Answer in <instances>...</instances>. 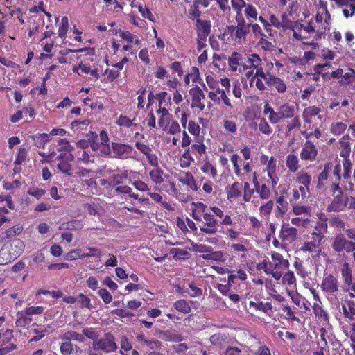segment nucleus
Instances as JSON below:
<instances>
[{
    "instance_id": "nucleus-1",
    "label": "nucleus",
    "mask_w": 355,
    "mask_h": 355,
    "mask_svg": "<svg viewBox=\"0 0 355 355\" xmlns=\"http://www.w3.org/2000/svg\"><path fill=\"white\" fill-rule=\"evenodd\" d=\"M320 287L329 301L332 302L337 300L340 286L336 276L333 274H324Z\"/></svg>"
},
{
    "instance_id": "nucleus-2",
    "label": "nucleus",
    "mask_w": 355,
    "mask_h": 355,
    "mask_svg": "<svg viewBox=\"0 0 355 355\" xmlns=\"http://www.w3.org/2000/svg\"><path fill=\"white\" fill-rule=\"evenodd\" d=\"M117 348L115 338L111 333L105 334L103 338L96 339L92 343V349L105 353L115 352Z\"/></svg>"
},
{
    "instance_id": "nucleus-3",
    "label": "nucleus",
    "mask_w": 355,
    "mask_h": 355,
    "mask_svg": "<svg viewBox=\"0 0 355 355\" xmlns=\"http://www.w3.org/2000/svg\"><path fill=\"white\" fill-rule=\"evenodd\" d=\"M112 151L114 157L120 159H135L137 154L132 145L118 142L112 143Z\"/></svg>"
},
{
    "instance_id": "nucleus-4",
    "label": "nucleus",
    "mask_w": 355,
    "mask_h": 355,
    "mask_svg": "<svg viewBox=\"0 0 355 355\" xmlns=\"http://www.w3.org/2000/svg\"><path fill=\"white\" fill-rule=\"evenodd\" d=\"M230 161L233 165L234 173L241 180L244 179L245 174L250 173L252 170L251 162H242L237 154H233L230 157Z\"/></svg>"
},
{
    "instance_id": "nucleus-5",
    "label": "nucleus",
    "mask_w": 355,
    "mask_h": 355,
    "mask_svg": "<svg viewBox=\"0 0 355 355\" xmlns=\"http://www.w3.org/2000/svg\"><path fill=\"white\" fill-rule=\"evenodd\" d=\"M73 159L74 156L71 153H60L56 157L58 170L67 176H73V169L70 162Z\"/></svg>"
},
{
    "instance_id": "nucleus-6",
    "label": "nucleus",
    "mask_w": 355,
    "mask_h": 355,
    "mask_svg": "<svg viewBox=\"0 0 355 355\" xmlns=\"http://www.w3.org/2000/svg\"><path fill=\"white\" fill-rule=\"evenodd\" d=\"M249 33L248 26L229 25L225 29V34L229 35L232 40L239 43L245 42Z\"/></svg>"
},
{
    "instance_id": "nucleus-7",
    "label": "nucleus",
    "mask_w": 355,
    "mask_h": 355,
    "mask_svg": "<svg viewBox=\"0 0 355 355\" xmlns=\"http://www.w3.org/2000/svg\"><path fill=\"white\" fill-rule=\"evenodd\" d=\"M202 217L205 222L200 228V232L208 235L216 234L220 223L214 215L206 212L202 214Z\"/></svg>"
},
{
    "instance_id": "nucleus-8",
    "label": "nucleus",
    "mask_w": 355,
    "mask_h": 355,
    "mask_svg": "<svg viewBox=\"0 0 355 355\" xmlns=\"http://www.w3.org/2000/svg\"><path fill=\"white\" fill-rule=\"evenodd\" d=\"M279 237L284 245H289L296 241L297 238V230L291 227L288 223H284L281 225Z\"/></svg>"
},
{
    "instance_id": "nucleus-9",
    "label": "nucleus",
    "mask_w": 355,
    "mask_h": 355,
    "mask_svg": "<svg viewBox=\"0 0 355 355\" xmlns=\"http://www.w3.org/2000/svg\"><path fill=\"white\" fill-rule=\"evenodd\" d=\"M331 247L336 252L345 250L349 253L355 250V242L347 241L343 234H340L334 237Z\"/></svg>"
},
{
    "instance_id": "nucleus-10",
    "label": "nucleus",
    "mask_w": 355,
    "mask_h": 355,
    "mask_svg": "<svg viewBox=\"0 0 355 355\" xmlns=\"http://www.w3.org/2000/svg\"><path fill=\"white\" fill-rule=\"evenodd\" d=\"M318 150L314 143L306 140L303 144L300 151V159L304 162H315L317 160Z\"/></svg>"
},
{
    "instance_id": "nucleus-11",
    "label": "nucleus",
    "mask_w": 355,
    "mask_h": 355,
    "mask_svg": "<svg viewBox=\"0 0 355 355\" xmlns=\"http://www.w3.org/2000/svg\"><path fill=\"white\" fill-rule=\"evenodd\" d=\"M189 95L191 97V107L194 109L197 108L199 111L202 112L205 107L204 100L205 99V94L200 87L196 85L189 89Z\"/></svg>"
},
{
    "instance_id": "nucleus-12",
    "label": "nucleus",
    "mask_w": 355,
    "mask_h": 355,
    "mask_svg": "<svg viewBox=\"0 0 355 355\" xmlns=\"http://www.w3.org/2000/svg\"><path fill=\"white\" fill-rule=\"evenodd\" d=\"M15 243V250L13 252L12 255L8 254L6 258L4 256L7 255L6 252L4 251L3 249L0 250V265H6L15 259L17 257H19L24 251L25 245L24 242L19 239H17L14 241Z\"/></svg>"
},
{
    "instance_id": "nucleus-13",
    "label": "nucleus",
    "mask_w": 355,
    "mask_h": 355,
    "mask_svg": "<svg viewBox=\"0 0 355 355\" xmlns=\"http://www.w3.org/2000/svg\"><path fill=\"white\" fill-rule=\"evenodd\" d=\"M348 197L344 194H336L331 203L327 206V211H340L343 210L347 205Z\"/></svg>"
},
{
    "instance_id": "nucleus-14",
    "label": "nucleus",
    "mask_w": 355,
    "mask_h": 355,
    "mask_svg": "<svg viewBox=\"0 0 355 355\" xmlns=\"http://www.w3.org/2000/svg\"><path fill=\"white\" fill-rule=\"evenodd\" d=\"M292 29L293 30V37L298 40L306 38V34L313 33L315 31L311 23H308L306 26L295 23Z\"/></svg>"
},
{
    "instance_id": "nucleus-15",
    "label": "nucleus",
    "mask_w": 355,
    "mask_h": 355,
    "mask_svg": "<svg viewBox=\"0 0 355 355\" xmlns=\"http://www.w3.org/2000/svg\"><path fill=\"white\" fill-rule=\"evenodd\" d=\"M266 84L271 91L275 90L279 94H284L286 91L287 87L285 82L272 74L268 78Z\"/></svg>"
},
{
    "instance_id": "nucleus-16",
    "label": "nucleus",
    "mask_w": 355,
    "mask_h": 355,
    "mask_svg": "<svg viewBox=\"0 0 355 355\" xmlns=\"http://www.w3.org/2000/svg\"><path fill=\"white\" fill-rule=\"evenodd\" d=\"M24 226L19 223L9 227L0 234V243L8 241L12 238L19 236L23 231Z\"/></svg>"
},
{
    "instance_id": "nucleus-17",
    "label": "nucleus",
    "mask_w": 355,
    "mask_h": 355,
    "mask_svg": "<svg viewBox=\"0 0 355 355\" xmlns=\"http://www.w3.org/2000/svg\"><path fill=\"white\" fill-rule=\"evenodd\" d=\"M209 209L212 211L215 218L221 219L218 221L220 225L223 226H227L233 224V220L231 216L228 214H225V211L223 209L216 206H210Z\"/></svg>"
},
{
    "instance_id": "nucleus-18",
    "label": "nucleus",
    "mask_w": 355,
    "mask_h": 355,
    "mask_svg": "<svg viewBox=\"0 0 355 355\" xmlns=\"http://www.w3.org/2000/svg\"><path fill=\"white\" fill-rule=\"evenodd\" d=\"M267 175L270 179L272 187H275L279 181L277 175V162L273 156L270 157V161L266 165Z\"/></svg>"
},
{
    "instance_id": "nucleus-19",
    "label": "nucleus",
    "mask_w": 355,
    "mask_h": 355,
    "mask_svg": "<svg viewBox=\"0 0 355 355\" xmlns=\"http://www.w3.org/2000/svg\"><path fill=\"white\" fill-rule=\"evenodd\" d=\"M244 57L241 53L236 51L232 53L228 58V64L232 71H236L238 69L240 72L242 71V69L239 67H243Z\"/></svg>"
},
{
    "instance_id": "nucleus-20",
    "label": "nucleus",
    "mask_w": 355,
    "mask_h": 355,
    "mask_svg": "<svg viewBox=\"0 0 355 355\" xmlns=\"http://www.w3.org/2000/svg\"><path fill=\"white\" fill-rule=\"evenodd\" d=\"M288 210V203L283 195L276 199L275 214L277 218H283Z\"/></svg>"
},
{
    "instance_id": "nucleus-21",
    "label": "nucleus",
    "mask_w": 355,
    "mask_h": 355,
    "mask_svg": "<svg viewBox=\"0 0 355 355\" xmlns=\"http://www.w3.org/2000/svg\"><path fill=\"white\" fill-rule=\"evenodd\" d=\"M243 190V184L239 182H234L232 185L226 187L227 199L231 201L241 196Z\"/></svg>"
},
{
    "instance_id": "nucleus-22",
    "label": "nucleus",
    "mask_w": 355,
    "mask_h": 355,
    "mask_svg": "<svg viewBox=\"0 0 355 355\" xmlns=\"http://www.w3.org/2000/svg\"><path fill=\"white\" fill-rule=\"evenodd\" d=\"M349 135H345L343 136L339 141V155L341 157H343V159H349L350 155L351 146L349 143Z\"/></svg>"
},
{
    "instance_id": "nucleus-23",
    "label": "nucleus",
    "mask_w": 355,
    "mask_h": 355,
    "mask_svg": "<svg viewBox=\"0 0 355 355\" xmlns=\"http://www.w3.org/2000/svg\"><path fill=\"white\" fill-rule=\"evenodd\" d=\"M327 224L318 223L315 222L313 230L311 232V239H314L322 242L325 234L327 232Z\"/></svg>"
},
{
    "instance_id": "nucleus-24",
    "label": "nucleus",
    "mask_w": 355,
    "mask_h": 355,
    "mask_svg": "<svg viewBox=\"0 0 355 355\" xmlns=\"http://www.w3.org/2000/svg\"><path fill=\"white\" fill-rule=\"evenodd\" d=\"M211 32V24L209 21L197 20V36L202 40L207 38Z\"/></svg>"
},
{
    "instance_id": "nucleus-25",
    "label": "nucleus",
    "mask_w": 355,
    "mask_h": 355,
    "mask_svg": "<svg viewBox=\"0 0 355 355\" xmlns=\"http://www.w3.org/2000/svg\"><path fill=\"white\" fill-rule=\"evenodd\" d=\"M189 148H190V153L196 157H202L206 153L207 150L202 139H196Z\"/></svg>"
},
{
    "instance_id": "nucleus-26",
    "label": "nucleus",
    "mask_w": 355,
    "mask_h": 355,
    "mask_svg": "<svg viewBox=\"0 0 355 355\" xmlns=\"http://www.w3.org/2000/svg\"><path fill=\"white\" fill-rule=\"evenodd\" d=\"M60 351L62 355H81L82 350L78 346L69 342H63L60 346Z\"/></svg>"
},
{
    "instance_id": "nucleus-27",
    "label": "nucleus",
    "mask_w": 355,
    "mask_h": 355,
    "mask_svg": "<svg viewBox=\"0 0 355 355\" xmlns=\"http://www.w3.org/2000/svg\"><path fill=\"white\" fill-rule=\"evenodd\" d=\"M179 181L183 184L187 185L191 190L196 192L198 190V187L197 182L190 172L184 173L183 176L179 178Z\"/></svg>"
},
{
    "instance_id": "nucleus-28",
    "label": "nucleus",
    "mask_w": 355,
    "mask_h": 355,
    "mask_svg": "<svg viewBox=\"0 0 355 355\" xmlns=\"http://www.w3.org/2000/svg\"><path fill=\"white\" fill-rule=\"evenodd\" d=\"M249 309H252L254 311H259L264 313H268V311L272 310V306L270 302H263L261 300H258L257 302L250 301Z\"/></svg>"
},
{
    "instance_id": "nucleus-29",
    "label": "nucleus",
    "mask_w": 355,
    "mask_h": 355,
    "mask_svg": "<svg viewBox=\"0 0 355 355\" xmlns=\"http://www.w3.org/2000/svg\"><path fill=\"white\" fill-rule=\"evenodd\" d=\"M286 165L291 172L295 173L297 171L300 167L297 155L294 153H289L286 157Z\"/></svg>"
},
{
    "instance_id": "nucleus-30",
    "label": "nucleus",
    "mask_w": 355,
    "mask_h": 355,
    "mask_svg": "<svg viewBox=\"0 0 355 355\" xmlns=\"http://www.w3.org/2000/svg\"><path fill=\"white\" fill-rule=\"evenodd\" d=\"M346 304L342 306L343 314L345 318L348 320H355V302L352 300L346 301Z\"/></svg>"
},
{
    "instance_id": "nucleus-31",
    "label": "nucleus",
    "mask_w": 355,
    "mask_h": 355,
    "mask_svg": "<svg viewBox=\"0 0 355 355\" xmlns=\"http://www.w3.org/2000/svg\"><path fill=\"white\" fill-rule=\"evenodd\" d=\"M322 245V242L318 240L311 239L309 241H305L300 248L303 252L312 253L318 250Z\"/></svg>"
},
{
    "instance_id": "nucleus-32",
    "label": "nucleus",
    "mask_w": 355,
    "mask_h": 355,
    "mask_svg": "<svg viewBox=\"0 0 355 355\" xmlns=\"http://www.w3.org/2000/svg\"><path fill=\"white\" fill-rule=\"evenodd\" d=\"M333 164L331 162H327L324 164L323 170L318 175L317 189H320L324 187V182L327 180L329 172L331 170Z\"/></svg>"
},
{
    "instance_id": "nucleus-33",
    "label": "nucleus",
    "mask_w": 355,
    "mask_h": 355,
    "mask_svg": "<svg viewBox=\"0 0 355 355\" xmlns=\"http://www.w3.org/2000/svg\"><path fill=\"white\" fill-rule=\"evenodd\" d=\"M277 110L279 111L282 120L284 119H291L294 116L295 108L288 103H284L279 106Z\"/></svg>"
},
{
    "instance_id": "nucleus-34",
    "label": "nucleus",
    "mask_w": 355,
    "mask_h": 355,
    "mask_svg": "<svg viewBox=\"0 0 355 355\" xmlns=\"http://www.w3.org/2000/svg\"><path fill=\"white\" fill-rule=\"evenodd\" d=\"M320 112V107L309 106L303 110L302 118L305 123L311 124L312 123V117L317 116Z\"/></svg>"
},
{
    "instance_id": "nucleus-35",
    "label": "nucleus",
    "mask_w": 355,
    "mask_h": 355,
    "mask_svg": "<svg viewBox=\"0 0 355 355\" xmlns=\"http://www.w3.org/2000/svg\"><path fill=\"white\" fill-rule=\"evenodd\" d=\"M200 169L203 173L210 175L212 179L215 180L217 178L218 171L209 161H205Z\"/></svg>"
},
{
    "instance_id": "nucleus-36",
    "label": "nucleus",
    "mask_w": 355,
    "mask_h": 355,
    "mask_svg": "<svg viewBox=\"0 0 355 355\" xmlns=\"http://www.w3.org/2000/svg\"><path fill=\"white\" fill-rule=\"evenodd\" d=\"M174 309L184 314H188L191 311V307L189 303L184 299L177 300L173 303Z\"/></svg>"
},
{
    "instance_id": "nucleus-37",
    "label": "nucleus",
    "mask_w": 355,
    "mask_h": 355,
    "mask_svg": "<svg viewBox=\"0 0 355 355\" xmlns=\"http://www.w3.org/2000/svg\"><path fill=\"white\" fill-rule=\"evenodd\" d=\"M150 171L149 175L151 180L156 184H159L164 182L163 175L164 174V171L157 166Z\"/></svg>"
},
{
    "instance_id": "nucleus-38",
    "label": "nucleus",
    "mask_w": 355,
    "mask_h": 355,
    "mask_svg": "<svg viewBox=\"0 0 355 355\" xmlns=\"http://www.w3.org/2000/svg\"><path fill=\"white\" fill-rule=\"evenodd\" d=\"M148 195L151 198V199L154 202L159 203L161 205V206L163 208H164L165 209H166L168 211H173L174 210V208L169 202H167L163 200V198L159 193L148 192Z\"/></svg>"
},
{
    "instance_id": "nucleus-39",
    "label": "nucleus",
    "mask_w": 355,
    "mask_h": 355,
    "mask_svg": "<svg viewBox=\"0 0 355 355\" xmlns=\"http://www.w3.org/2000/svg\"><path fill=\"white\" fill-rule=\"evenodd\" d=\"M256 193L261 200H268L272 194L269 186L266 183L259 185L256 188Z\"/></svg>"
},
{
    "instance_id": "nucleus-40",
    "label": "nucleus",
    "mask_w": 355,
    "mask_h": 355,
    "mask_svg": "<svg viewBox=\"0 0 355 355\" xmlns=\"http://www.w3.org/2000/svg\"><path fill=\"white\" fill-rule=\"evenodd\" d=\"M312 177L311 175L304 171H300L297 173L296 175V181L301 184L302 185L305 186L306 188H309L311 183Z\"/></svg>"
},
{
    "instance_id": "nucleus-41",
    "label": "nucleus",
    "mask_w": 355,
    "mask_h": 355,
    "mask_svg": "<svg viewBox=\"0 0 355 355\" xmlns=\"http://www.w3.org/2000/svg\"><path fill=\"white\" fill-rule=\"evenodd\" d=\"M62 339L63 342L71 343V340L83 342L85 338L82 334L73 331H69L64 334Z\"/></svg>"
},
{
    "instance_id": "nucleus-42",
    "label": "nucleus",
    "mask_w": 355,
    "mask_h": 355,
    "mask_svg": "<svg viewBox=\"0 0 355 355\" xmlns=\"http://www.w3.org/2000/svg\"><path fill=\"white\" fill-rule=\"evenodd\" d=\"M272 259L275 262V268H287L289 266L288 261L284 259L282 254L280 253H272Z\"/></svg>"
},
{
    "instance_id": "nucleus-43",
    "label": "nucleus",
    "mask_w": 355,
    "mask_h": 355,
    "mask_svg": "<svg viewBox=\"0 0 355 355\" xmlns=\"http://www.w3.org/2000/svg\"><path fill=\"white\" fill-rule=\"evenodd\" d=\"M313 311L315 315L318 317L319 320L325 322H329V315L321 305L315 303L313 306Z\"/></svg>"
},
{
    "instance_id": "nucleus-44",
    "label": "nucleus",
    "mask_w": 355,
    "mask_h": 355,
    "mask_svg": "<svg viewBox=\"0 0 355 355\" xmlns=\"http://www.w3.org/2000/svg\"><path fill=\"white\" fill-rule=\"evenodd\" d=\"M274 207L273 200H269L263 205H261L259 209V214L263 218L269 217Z\"/></svg>"
},
{
    "instance_id": "nucleus-45",
    "label": "nucleus",
    "mask_w": 355,
    "mask_h": 355,
    "mask_svg": "<svg viewBox=\"0 0 355 355\" xmlns=\"http://www.w3.org/2000/svg\"><path fill=\"white\" fill-rule=\"evenodd\" d=\"M167 93L166 92H160L157 94L158 99H159V109L157 111L158 114L161 115V116L166 117V121H168L170 116V114L168 112V110L166 107H162V105L163 103V100L166 97Z\"/></svg>"
},
{
    "instance_id": "nucleus-46",
    "label": "nucleus",
    "mask_w": 355,
    "mask_h": 355,
    "mask_svg": "<svg viewBox=\"0 0 355 355\" xmlns=\"http://www.w3.org/2000/svg\"><path fill=\"white\" fill-rule=\"evenodd\" d=\"M346 129L347 125L343 122H333L330 125V132L334 135H340Z\"/></svg>"
},
{
    "instance_id": "nucleus-47",
    "label": "nucleus",
    "mask_w": 355,
    "mask_h": 355,
    "mask_svg": "<svg viewBox=\"0 0 355 355\" xmlns=\"http://www.w3.org/2000/svg\"><path fill=\"white\" fill-rule=\"evenodd\" d=\"M187 293L191 297H200L202 290L196 286L194 282H188L187 285Z\"/></svg>"
},
{
    "instance_id": "nucleus-48",
    "label": "nucleus",
    "mask_w": 355,
    "mask_h": 355,
    "mask_svg": "<svg viewBox=\"0 0 355 355\" xmlns=\"http://www.w3.org/2000/svg\"><path fill=\"white\" fill-rule=\"evenodd\" d=\"M49 136L46 133L37 134L33 136L34 145L37 148H44L45 144L49 141Z\"/></svg>"
},
{
    "instance_id": "nucleus-49",
    "label": "nucleus",
    "mask_w": 355,
    "mask_h": 355,
    "mask_svg": "<svg viewBox=\"0 0 355 355\" xmlns=\"http://www.w3.org/2000/svg\"><path fill=\"white\" fill-rule=\"evenodd\" d=\"M341 275L346 285L352 284V269L348 263H345L341 269Z\"/></svg>"
},
{
    "instance_id": "nucleus-50",
    "label": "nucleus",
    "mask_w": 355,
    "mask_h": 355,
    "mask_svg": "<svg viewBox=\"0 0 355 355\" xmlns=\"http://www.w3.org/2000/svg\"><path fill=\"white\" fill-rule=\"evenodd\" d=\"M227 336L224 334L217 333L209 338L210 343L216 346L222 347L226 343Z\"/></svg>"
},
{
    "instance_id": "nucleus-51",
    "label": "nucleus",
    "mask_w": 355,
    "mask_h": 355,
    "mask_svg": "<svg viewBox=\"0 0 355 355\" xmlns=\"http://www.w3.org/2000/svg\"><path fill=\"white\" fill-rule=\"evenodd\" d=\"M33 321L32 318L26 315L24 311L18 312L16 324L19 327H26L29 325Z\"/></svg>"
},
{
    "instance_id": "nucleus-52",
    "label": "nucleus",
    "mask_w": 355,
    "mask_h": 355,
    "mask_svg": "<svg viewBox=\"0 0 355 355\" xmlns=\"http://www.w3.org/2000/svg\"><path fill=\"white\" fill-rule=\"evenodd\" d=\"M129 178V172L127 170L120 173L113 174L111 177V182L114 185L122 184L123 182Z\"/></svg>"
},
{
    "instance_id": "nucleus-53",
    "label": "nucleus",
    "mask_w": 355,
    "mask_h": 355,
    "mask_svg": "<svg viewBox=\"0 0 355 355\" xmlns=\"http://www.w3.org/2000/svg\"><path fill=\"white\" fill-rule=\"evenodd\" d=\"M85 253L82 252L81 249H73L68 252L64 255V259L67 260H76L78 259H85Z\"/></svg>"
},
{
    "instance_id": "nucleus-54",
    "label": "nucleus",
    "mask_w": 355,
    "mask_h": 355,
    "mask_svg": "<svg viewBox=\"0 0 355 355\" xmlns=\"http://www.w3.org/2000/svg\"><path fill=\"white\" fill-rule=\"evenodd\" d=\"M246 19L251 21L257 19V10L256 8L252 4H247L244 10Z\"/></svg>"
},
{
    "instance_id": "nucleus-55",
    "label": "nucleus",
    "mask_w": 355,
    "mask_h": 355,
    "mask_svg": "<svg viewBox=\"0 0 355 355\" xmlns=\"http://www.w3.org/2000/svg\"><path fill=\"white\" fill-rule=\"evenodd\" d=\"M259 123L257 124L259 130L264 135H270L272 132V129L270 128L265 118H259Z\"/></svg>"
},
{
    "instance_id": "nucleus-56",
    "label": "nucleus",
    "mask_w": 355,
    "mask_h": 355,
    "mask_svg": "<svg viewBox=\"0 0 355 355\" xmlns=\"http://www.w3.org/2000/svg\"><path fill=\"white\" fill-rule=\"evenodd\" d=\"M58 151L61 153H71L73 150V146L70 144L66 139H61L58 141Z\"/></svg>"
},
{
    "instance_id": "nucleus-57",
    "label": "nucleus",
    "mask_w": 355,
    "mask_h": 355,
    "mask_svg": "<svg viewBox=\"0 0 355 355\" xmlns=\"http://www.w3.org/2000/svg\"><path fill=\"white\" fill-rule=\"evenodd\" d=\"M170 254H173L175 259H185L188 258L189 255L188 251L178 248H171L170 250Z\"/></svg>"
},
{
    "instance_id": "nucleus-58",
    "label": "nucleus",
    "mask_w": 355,
    "mask_h": 355,
    "mask_svg": "<svg viewBox=\"0 0 355 355\" xmlns=\"http://www.w3.org/2000/svg\"><path fill=\"white\" fill-rule=\"evenodd\" d=\"M193 161L194 159L191 155L190 148H187L182 154L180 165L183 168L189 167Z\"/></svg>"
},
{
    "instance_id": "nucleus-59",
    "label": "nucleus",
    "mask_w": 355,
    "mask_h": 355,
    "mask_svg": "<svg viewBox=\"0 0 355 355\" xmlns=\"http://www.w3.org/2000/svg\"><path fill=\"white\" fill-rule=\"evenodd\" d=\"M116 123L121 127L129 128L134 125L133 120H131L125 115L121 114L116 119Z\"/></svg>"
},
{
    "instance_id": "nucleus-60",
    "label": "nucleus",
    "mask_w": 355,
    "mask_h": 355,
    "mask_svg": "<svg viewBox=\"0 0 355 355\" xmlns=\"http://www.w3.org/2000/svg\"><path fill=\"white\" fill-rule=\"evenodd\" d=\"M76 299L81 308H87L88 309H91L92 308L91 300L87 295L80 293Z\"/></svg>"
},
{
    "instance_id": "nucleus-61",
    "label": "nucleus",
    "mask_w": 355,
    "mask_h": 355,
    "mask_svg": "<svg viewBox=\"0 0 355 355\" xmlns=\"http://www.w3.org/2000/svg\"><path fill=\"white\" fill-rule=\"evenodd\" d=\"M292 209L294 214L295 215H301L303 214H309L310 213V207L301 205L296 203H292Z\"/></svg>"
},
{
    "instance_id": "nucleus-62",
    "label": "nucleus",
    "mask_w": 355,
    "mask_h": 355,
    "mask_svg": "<svg viewBox=\"0 0 355 355\" xmlns=\"http://www.w3.org/2000/svg\"><path fill=\"white\" fill-rule=\"evenodd\" d=\"M69 28V21L67 17H63L58 28V35L60 37H64L67 35Z\"/></svg>"
},
{
    "instance_id": "nucleus-63",
    "label": "nucleus",
    "mask_w": 355,
    "mask_h": 355,
    "mask_svg": "<svg viewBox=\"0 0 355 355\" xmlns=\"http://www.w3.org/2000/svg\"><path fill=\"white\" fill-rule=\"evenodd\" d=\"M138 10L143 17L148 19L150 21H155V17L148 7L139 5L138 6Z\"/></svg>"
},
{
    "instance_id": "nucleus-64",
    "label": "nucleus",
    "mask_w": 355,
    "mask_h": 355,
    "mask_svg": "<svg viewBox=\"0 0 355 355\" xmlns=\"http://www.w3.org/2000/svg\"><path fill=\"white\" fill-rule=\"evenodd\" d=\"M188 131L190 134L195 137H198L200 133V126L196 121L191 120L188 123Z\"/></svg>"
}]
</instances>
